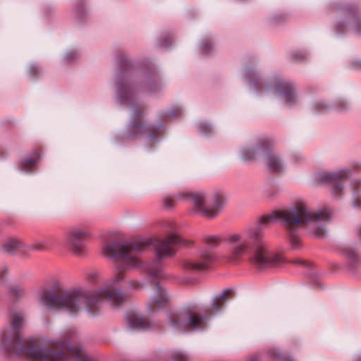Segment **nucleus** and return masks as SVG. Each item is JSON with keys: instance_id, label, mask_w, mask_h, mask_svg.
<instances>
[{"instance_id": "1", "label": "nucleus", "mask_w": 361, "mask_h": 361, "mask_svg": "<svg viewBox=\"0 0 361 361\" xmlns=\"http://www.w3.org/2000/svg\"><path fill=\"white\" fill-rule=\"evenodd\" d=\"M163 231L166 237L157 239L154 242L156 256L159 259L173 256L176 252V246H188V242L178 233L177 226L173 221L164 223ZM152 243L154 242L152 240H136L105 245L102 247L103 254L120 262L114 276L105 287L91 293H87L80 288L59 294L44 291L39 297V303L48 309L63 310L72 315L84 312L90 316H94L99 312L103 300H106L114 307L120 306L125 301L124 295L113 286L124 279L126 271L132 268L141 267L149 276L163 277V271L157 262L144 264L137 257V254Z\"/></svg>"}, {"instance_id": "2", "label": "nucleus", "mask_w": 361, "mask_h": 361, "mask_svg": "<svg viewBox=\"0 0 361 361\" xmlns=\"http://www.w3.org/2000/svg\"><path fill=\"white\" fill-rule=\"evenodd\" d=\"M331 216V212L326 209L311 213L302 202L298 203L290 209L275 210L269 215L262 216L258 225L245 228L241 233L228 235L226 241L231 246V250L227 259L231 262H238L255 247L254 253L249 260L251 265L256 269L264 270L284 264L287 263L286 257L269 249L268 244L264 239L261 225L271 222L281 223L288 231L291 245L293 247H297L300 245V238L297 231L292 229V226H298L312 221H326Z\"/></svg>"}, {"instance_id": "3", "label": "nucleus", "mask_w": 361, "mask_h": 361, "mask_svg": "<svg viewBox=\"0 0 361 361\" xmlns=\"http://www.w3.org/2000/svg\"><path fill=\"white\" fill-rule=\"evenodd\" d=\"M10 319L11 326L0 333L1 345L7 351L28 361H66L68 356L77 361H91L80 347H71L59 341H49L42 345L25 347L19 331L23 322V314L11 312Z\"/></svg>"}, {"instance_id": "4", "label": "nucleus", "mask_w": 361, "mask_h": 361, "mask_svg": "<svg viewBox=\"0 0 361 361\" xmlns=\"http://www.w3.org/2000/svg\"><path fill=\"white\" fill-rule=\"evenodd\" d=\"M190 200L194 205V212L203 216L212 218L217 215L225 203V197L221 192L211 194L204 192H180L175 197L163 198V206L166 209L175 207L176 200Z\"/></svg>"}, {"instance_id": "5", "label": "nucleus", "mask_w": 361, "mask_h": 361, "mask_svg": "<svg viewBox=\"0 0 361 361\" xmlns=\"http://www.w3.org/2000/svg\"><path fill=\"white\" fill-rule=\"evenodd\" d=\"M169 320L172 326L181 331H185L203 328L206 318L200 317L190 309H185L170 314Z\"/></svg>"}, {"instance_id": "6", "label": "nucleus", "mask_w": 361, "mask_h": 361, "mask_svg": "<svg viewBox=\"0 0 361 361\" xmlns=\"http://www.w3.org/2000/svg\"><path fill=\"white\" fill-rule=\"evenodd\" d=\"M90 235V231L85 228H71L63 235V245L74 254L80 255L85 250V240Z\"/></svg>"}, {"instance_id": "7", "label": "nucleus", "mask_w": 361, "mask_h": 361, "mask_svg": "<svg viewBox=\"0 0 361 361\" xmlns=\"http://www.w3.org/2000/svg\"><path fill=\"white\" fill-rule=\"evenodd\" d=\"M215 259L212 248H205L200 251V258L196 260H185L183 264L185 269L190 271H202L208 269L209 264Z\"/></svg>"}, {"instance_id": "8", "label": "nucleus", "mask_w": 361, "mask_h": 361, "mask_svg": "<svg viewBox=\"0 0 361 361\" xmlns=\"http://www.w3.org/2000/svg\"><path fill=\"white\" fill-rule=\"evenodd\" d=\"M154 295L147 303V310L153 312L166 305L169 300L168 295L165 290L158 284L154 285Z\"/></svg>"}, {"instance_id": "9", "label": "nucleus", "mask_w": 361, "mask_h": 361, "mask_svg": "<svg viewBox=\"0 0 361 361\" xmlns=\"http://www.w3.org/2000/svg\"><path fill=\"white\" fill-rule=\"evenodd\" d=\"M348 175V171L347 170H342L336 173L323 172L319 175V178L322 181L336 183L333 190L334 194L336 195L342 189L339 183L342 181V179Z\"/></svg>"}, {"instance_id": "10", "label": "nucleus", "mask_w": 361, "mask_h": 361, "mask_svg": "<svg viewBox=\"0 0 361 361\" xmlns=\"http://www.w3.org/2000/svg\"><path fill=\"white\" fill-rule=\"evenodd\" d=\"M128 322L132 329L139 330H147L151 329L148 321L141 317L135 314H130L128 317Z\"/></svg>"}, {"instance_id": "11", "label": "nucleus", "mask_w": 361, "mask_h": 361, "mask_svg": "<svg viewBox=\"0 0 361 361\" xmlns=\"http://www.w3.org/2000/svg\"><path fill=\"white\" fill-rule=\"evenodd\" d=\"M268 169L273 173L280 172L283 169V164L280 158L274 153H269L266 159Z\"/></svg>"}, {"instance_id": "12", "label": "nucleus", "mask_w": 361, "mask_h": 361, "mask_svg": "<svg viewBox=\"0 0 361 361\" xmlns=\"http://www.w3.org/2000/svg\"><path fill=\"white\" fill-rule=\"evenodd\" d=\"M23 243L16 238H10L5 240L2 245V250L9 253L18 251L23 246Z\"/></svg>"}, {"instance_id": "13", "label": "nucleus", "mask_w": 361, "mask_h": 361, "mask_svg": "<svg viewBox=\"0 0 361 361\" xmlns=\"http://www.w3.org/2000/svg\"><path fill=\"white\" fill-rule=\"evenodd\" d=\"M233 291L230 289L224 290L219 295L215 298L212 305L213 310H219L223 307L224 302L232 295Z\"/></svg>"}, {"instance_id": "14", "label": "nucleus", "mask_w": 361, "mask_h": 361, "mask_svg": "<svg viewBox=\"0 0 361 361\" xmlns=\"http://www.w3.org/2000/svg\"><path fill=\"white\" fill-rule=\"evenodd\" d=\"M279 88L281 92L285 96L286 102L290 103L294 98L293 89L291 85L289 83L281 84Z\"/></svg>"}, {"instance_id": "15", "label": "nucleus", "mask_w": 361, "mask_h": 361, "mask_svg": "<svg viewBox=\"0 0 361 361\" xmlns=\"http://www.w3.org/2000/svg\"><path fill=\"white\" fill-rule=\"evenodd\" d=\"M36 159L30 157L22 162V167L25 171H30L36 164Z\"/></svg>"}, {"instance_id": "16", "label": "nucleus", "mask_w": 361, "mask_h": 361, "mask_svg": "<svg viewBox=\"0 0 361 361\" xmlns=\"http://www.w3.org/2000/svg\"><path fill=\"white\" fill-rule=\"evenodd\" d=\"M205 242L208 245L214 247L220 243V238L219 236L211 235L205 238Z\"/></svg>"}, {"instance_id": "17", "label": "nucleus", "mask_w": 361, "mask_h": 361, "mask_svg": "<svg viewBox=\"0 0 361 361\" xmlns=\"http://www.w3.org/2000/svg\"><path fill=\"white\" fill-rule=\"evenodd\" d=\"M11 293L15 298H20V297L24 295L25 292L22 288L18 287V286H14V287L11 288Z\"/></svg>"}, {"instance_id": "18", "label": "nucleus", "mask_w": 361, "mask_h": 361, "mask_svg": "<svg viewBox=\"0 0 361 361\" xmlns=\"http://www.w3.org/2000/svg\"><path fill=\"white\" fill-rule=\"evenodd\" d=\"M128 286L131 290H140L142 288V284L136 280H131L128 283Z\"/></svg>"}, {"instance_id": "19", "label": "nucleus", "mask_w": 361, "mask_h": 361, "mask_svg": "<svg viewBox=\"0 0 361 361\" xmlns=\"http://www.w3.org/2000/svg\"><path fill=\"white\" fill-rule=\"evenodd\" d=\"M8 274V269L6 266L0 267V283H3Z\"/></svg>"}, {"instance_id": "20", "label": "nucleus", "mask_w": 361, "mask_h": 361, "mask_svg": "<svg viewBox=\"0 0 361 361\" xmlns=\"http://www.w3.org/2000/svg\"><path fill=\"white\" fill-rule=\"evenodd\" d=\"M173 358L174 361H188L186 356L179 352H176L173 354Z\"/></svg>"}, {"instance_id": "21", "label": "nucleus", "mask_w": 361, "mask_h": 361, "mask_svg": "<svg viewBox=\"0 0 361 361\" xmlns=\"http://www.w3.org/2000/svg\"><path fill=\"white\" fill-rule=\"evenodd\" d=\"M275 357L276 359V361H293L291 358L288 357H284L281 355L279 353L274 352Z\"/></svg>"}, {"instance_id": "22", "label": "nucleus", "mask_w": 361, "mask_h": 361, "mask_svg": "<svg viewBox=\"0 0 361 361\" xmlns=\"http://www.w3.org/2000/svg\"><path fill=\"white\" fill-rule=\"evenodd\" d=\"M292 263L295 265H300V266H305L307 264L306 262L302 259H296L292 261Z\"/></svg>"}, {"instance_id": "23", "label": "nucleus", "mask_w": 361, "mask_h": 361, "mask_svg": "<svg viewBox=\"0 0 361 361\" xmlns=\"http://www.w3.org/2000/svg\"><path fill=\"white\" fill-rule=\"evenodd\" d=\"M98 274L97 273H92L87 276V279L90 282H94L97 280Z\"/></svg>"}, {"instance_id": "24", "label": "nucleus", "mask_w": 361, "mask_h": 361, "mask_svg": "<svg viewBox=\"0 0 361 361\" xmlns=\"http://www.w3.org/2000/svg\"><path fill=\"white\" fill-rule=\"evenodd\" d=\"M293 58L295 61H300L305 59V55L302 54H295L293 56Z\"/></svg>"}, {"instance_id": "25", "label": "nucleus", "mask_w": 361, "mask_h": 361, "mask_svg": "<svg viewBox=\"0 0 361 361\" xmlns=\"http://www.w3.org/2000/svg\"><path fill=\"white\" fill-rule=\"evenodd\" d=\"M357 11V9L355 6L349 7L347 8V12L349 14L355 15Z\"/></svg>"}, {"instance_id": "26", "label": "nucleus", "mask_w": 361, "mask_h": 361, "mask_svg": "<svg viewBox=\"0 0 361 361\" xmlns=\"http://www.w3.org/2000/svg\"><path fill=\"white\" fill-rule=\"evenodd\" d=\"M209 48H210V45L208 44L207 43H203L202 45V51L204 53H206L207 50L209 49Z\"/></svg>"}, {"instance_id": "27", "label": "nucleus", "mask_w": 361, "mask_h": 361, "mask_svg": "<svg viewBox=\"0 0 361 361\" xmlns=\"http://www.w3.org/2000/svg\"><path fill=\"white\" fill-rule=\"evenodd\" d=\"M247 361H259V357L257 355H253L249 357Z\"/></svg>"}, {"instance_id": "28", "label": "nucleus", "mask_w": 361, "mask_h": 361, "mask_svg": "<svg viewBox=\"0 0 361 361\" xmlns=\"http://www.w3.org/2000/svg\"><path fill=\"white\" fill-rule=\"evenodd\" d=\"M315 234L318 236H322L324 234V231L323 228H319L318 231L315 232Z\"/></svg>"}, {"instance_id": "29", "label": "nucleus", "mask_w": 361, "mask_h": 361, "mask_svg": "<svg viewBox=\"0 0 361 361\" xmlns=\"http://www.w3.org/2000/svg\"><path fill=\"white\" fill-rule=\"evenodd\" d=\"M46 243H42L36 246L38 250H42L45 247Z\"/></svg>"}, {"instance_id": "30", "label": "nucleus", "mask_w": 361, "mask_h": 361, "mask_svg": "<svg viewBox=\"0 0 361 361\" xmlns=\"http://www.w3.org/2000/svg\"><path fill=\"white\" fill-rule=\"evenodd\" d=\"M356 233H357V235L360 237V238L361 239V226H360L357 228Z\"/></svg>"}, {"instance_id": "31", "label": "nucleus", "mask_w": 361, "mask_h": 361, "mask_svg": "<svg viewBox=\"0 0 361 361\" xmlns=\"http://www.w3.org/2000/svg\"><path fill=\"white\" fill-rule=\"evenodd\" d=\"M245 152H243V158L244 160L247 161V160H250L252 158L251 157H247L246 154H245Z\"/></svg>"}, {"instance_id": "32", "label": "nucleus", "mask_w": 361, "mask_h": 361, "mask_svg": "<svg viewBox=\"0 0 361 361\" xmlns=\"http://www.w3.org/2000/svg\"><path fill=\"white\" fill-rule=\"evenodd\" d=\"M353 65H354L355 67H357V68L361 67V63H360V62H355L353 63Z\"/></svg>"}, {"instance_id": "33", "label": "nucleus", "mask_w": 361, "mask_h": 361, "mask_svg": "<svg viewBox=\"0 0 361 361\" xmlns=\"http://www.w3.org/2000/svg\"><path fill=\"white\" fill-rule=\"evenodd\" d=\"M73 54V53L68 54L66 56L67 60H70L71 59Z\"/></svg>"}, {"instance_id": "34", "label": "nucleus", "mask_w": 361, "mask_h": 361, "mask_svg": "<svg viewBox=\"0 0 361 361\" xmlns=\"http://www.w3.org/2000/svg\"><path fill=\"white\" fill-rule=\"evenodd\" d=\"M320 104H317V108H318L319 110H320Z\"/></svg>"}, {"instance_id": "35", "label": "nucleus", "mask_w": 361, "mask_h": 361, "mask_svg": "<svg viewBox=\"0 0 361 361\" xmlns=\"http://www.w3.org/2000/svg\"><path fill=\"white\" fill-rule=\"evenodd\" d=\"M161 44H162L163 46L166 45V44H164V42L161 43Z\"/></svg>"}]
</instances>
